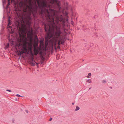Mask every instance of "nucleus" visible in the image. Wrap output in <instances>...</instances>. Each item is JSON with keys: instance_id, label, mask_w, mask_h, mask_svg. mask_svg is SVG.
<instances>
[{"instance_id": "obj_1", "label": "nucleus", "mask_w": 124, "mask_h": 124, "mask_svg": "<svg viewBox=\"0 0 124 124\" xmlns=\"http://www.w3.org/2000/svg\"><path fill=\"white\" fill-rule=\"evenodd\" d=\"M35 2L34 7L31 2L29 5H26L24 8L23 11L25 12L28 11L29 14L33 15L37 13V6L36 2L40 9L42 14L43 13L47 15L49 19L48 24H44L45 31L49 39L53 37L54 30L55 31L54 35L52 39V43L55 45L58 44V46L61 44H63L64 41L65 36L67 33H66L65 28V20L63 18L62 16L55 15V11L50 9L51 5H55L60 9V4L58 0H34Z\"/></svg>"}, {"instance_id": "obj_2", "label": "nucleus", "mask_w": 124, "mask_h": 124, "mask_svg": "<svg viewBox=\"0 0 124 124\" xmlns=\"http://www.w3.org/2000/svg\"><path fill=\"white\" fill-rule=\"evenodd\" d=\"M29 29V30L25 25H22L21 28L19 27V38L18 39L19 43L18 47H22V53H30L31 58L29 62L31 65H38V63L36 64V62L33 60L34 54L32 52L33 32L31 28H30Z\"/></svg>"}, {"instance_id": "obj_3", "label": "nucleus", "mask_w": 124, "mask_h": 124, "mask_svg": "<svg viewBox=\"0 0 124 124\" xmlns=\"http://www.w3.org/2000/svg\"><path fill=\"white\" fill-rule=\"evenodd\" d=\"M24 18V17L23 16L22 17V18L23 22H24L23 21V20H24V21H27L28 22L29 25H30L31 23V22L30 21L31 19V18L30 15H29L26 16L25 17V19Z\"/></svg>"}, {"instance_id": "obj_4", "label": "nucleus", "mask_w": 124, "mask_h": 124, "mask_svg": "<svg viewBox=\"0 0 124 124\" xmlns=\"http://www.w3.org/2000/svg\"><path fill=\"white\" fill-rule=\"evenodd\" d=\"M38 45L37 44H36L35 42H34V52L35 55H36L39 52L38 48L36 47V46Z\"/></svg>"}, {"instance_id": "obj_5", "label": "nucleus", "mask_w": 124, "mask_h": 124, "mask_svg": "<svg viewBox=\"0 0 124 124\" xmlns=\"http://www.w3.org/2000/svg\"><path fill=\"white\" fill-rule=\"evenodd\" d=\"M10 22L9 20H8V28L10 29L12 31V29H11V27L10 26H9V25L10 24Z\"/></svg>"}, {"instance_id": "obj_6", "label": "nucleus", "mask_w": 124, "mask_h": 124, "mask_svg": "<svg viewBox=\"0 0 124 124\" xmlns=\"http://www.w3.org/2000/svg\"><path fill=\"white\" fill-rule=\"evenodd\" d=\"M48 40H46L45 42V45L46 46L48 45Z\"/></svg>"}, {"instance_id": "obj_7", "label": "nucleus", "mask_w": 124, "mask_h": 124, "mask_svg": "<svg viewBox=\"0 0 124 124\" xmlns=\"http://www.w3.org/2000/svg\"><path fill=\"white\" fill-rule=\"evenodd\" d=\"M80 109V108L78 106H77L76 107V108L75 109V111H77L78 110Z\"/></svg>"}, {"instance_id": "obj_8", "label": "nucleus", "mask_w": 124, "mask_h": 124, "mask_svg": "<svg viewBox=\"0 0 124 124\" xmlns=\"http://www.w3.org/2000/svg\"><path fill=\"white\" fill-rule=\"evenodd\" d=\"M40 44L42 46H43V41H40Z\"/></svg>"}, {"instance_id": "obj_9", "label": "nucleus", "mask_w": 124, "mask_h": 124, "mask_svg": "<svg viewBox=\"0 0 124 124\" xmlns=\"http://www.w3.org/2000/svg\"><path fill=\"white\" fill-rule=\"evenodd\" d=\"M87 82H88V83H90L91 82V80L90 79H89V80H87Z\"/></svg>"}, {"instance_id": "obj_10", "label": "nucleus", "mask_w": 124, "mask_h": 124, "mask_svg": "<svg viewBox=\"0 0 124 124\" xmlns=\"http://www.w3.org/2000/svg\"><path fill=\"white\" fill-rule=\"evenodd\" d=\"M91 76V73H89L88 74V76Z\"/></svg>"}, {"instance_id": "obj_11", "label": "nucleus", "mask_w": 124, "mask_h": 124, "mask_svg": "<svg viewBox=\"0 0 124 124\" xmlns=\"http://www.w3.org/2000/svg\"><path fill=\"white\" fill-rule=\"evenodd\" d=\"M106 82V81L105 80H103L102 81V82L103 83H105Z\"/></svg>"}, {"instance_id": "obj_12", "label": "nucleus", "mask_w": 124, "mask_h": 124, "mask_svg": "<svg viewBox=\"0 0 124 124\" xmlns=\"http://www.w3.org/2000/svg\"><path fill=\"white\" fill-rule=\"evenodd\" d=\"M16 96L17 97H21V96L20 95L18 94H16Z\"/></svg>"}, {"instance_id": "obj_13", "label": "nucleus", "mask_w": 124, "mask_h": 124, "mask_svg": "<svg viewBox=\"0 0 124 124\" xmlns=\"http://www.w3.org/2000/svg\"><path fill=\"white\" fill-rule=\"evenodd\" d=\"M6 91H9V92H11V91L10 90H8V89L6 90Z\"/></svg>"}, {"instance_id": "obj_14", "label": "nucleus", "mask_w": 124, "mask_h": 124, "mask_svg": "<svg viewBox=\"0 0 124 124\" xmlns=\"http://www.w3.org/2000/svg\"><path fill=\"white\" fill-rule=\"evenodd\" d=\"M35 39H37V36L36 35H35Z\"/></svg>"}, {"instance_id": "obj_15", "label": "nucleus", "mask_w": 124, "mask_h": 124, "mask_svg": "<svg viewBox=\"0 0 124 124\" xmlns=\"http://www.w3.org/2000/svg\"><path fill=\"white\" fill-rule=\"evenodd\" d=\"M25 111H26V112L27 113H28V111L27 110H26Z\"/></svg>"}, {"instance_id": "obj_16", "label": "nucleus", "mask_w": 124, "mask_h": 124, "mask_svg": "<svg viewBox=\"0 0 124 124\" xmlns=\"http://www.w3.org/2000/svg\"><path fill=\"white\" fill-rule=\"evenodd\" d=\"M52 120V118H50V119L49 120H50V121H51V120Z\"/></svg>"}, {"instance_id": "obj_17", "label": "nucleus", "mask_w": 124, "mask_h": 124, "mask_svg": "<svg viewBox=\"0 0 124 124\" xmlns=\"http://www.w3.org/2000/svg\"><path fill=\"white\" fill-rule=\"evenodd\" d=\"M89 76H88L87 77V78H89Z\"/></svg>"}, {"instance_id": "obj_18", "label": "nucleus", "mask_w": 124, "mask_h": 124, "mask_svg": "<svg viewBox=\"0 0 124 124\" xmlns=\"http://www.w3.org/2000/svg\"><path fill=\"white\" fill-rule=\"evenodd\" d=\"M43 59H44L43 57H42V59L43 60Z\"/></svg>"}, {"instance_id": "obj_19", "label": "nucleus", "mask_w": 124, "mask_h": 124, "mask_svg": "<svg viewBox=\"0 0 124 124\" xmlns=\"http://www.w3.org/2000/svg\"><path fill=\"white\" fill-rule=\"evenodd\" d=\"M72 104H73V105H74V103H72Z\"/></svg>"}]
</instances>
